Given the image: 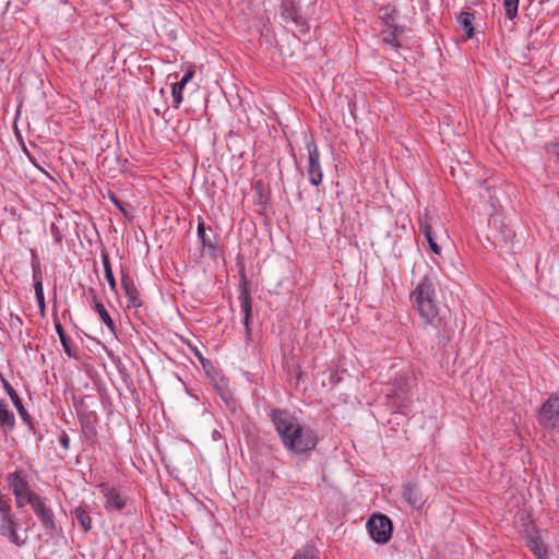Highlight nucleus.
<instances>
[{
	"mask_svg": "<svg viewBox=\"0 0 559 559\" xmlns=\"http://www.w3.org/2000/svg\"><path fill=\"white\" fill-rule=\"evenodd\" d=\"M305 144L308 151V179L312 186L318 187L322 183L323 178L322 168L320 164V153L312 135L305 138Z\"/></svg>",
	"mask_w": 559,
	"mask_h": 559,
	"instance_id": "obj_6",
	"label": "nucleus"
},
{
	"mask_svg": "<svg viewBox=\"0 0 559 559\" xmlns=\"http://www.w3.org/2000/svg\"><path fill=\"white\" fill-rule=\"evenodd\" d=\"M546 150L556 157V162L559 165V142L547 144Z\"/></svg>",
	"mask_w": 559,
	"mask_h": 559,
	"instance_id": "obj_32",
	"label": "nucleus"
},
{
	"mask_svg": "<svg viewBox=\"0 0 559 559\" xmlns=\"http://www.w3.org/2000/svg\"><path fill=\"white\" fill-rule=\"evenodd\" d=\"M198 239L201 241L204 249H207L211 255H216L217 242L216 239H212L205 231V224L203 221H200L197 228Z\"/></svg>",
	"mask_w": 559,
	"mask_h": 559,
	"instance_id": "obj_14",
	"label": "nucleus"
},
{
	"mask_svg": "<svg viewBox=\"0 0 559 559\" xmlns=\"http://www.w3.org/2000/svg\"><path fill=\"white\" fill-rule=\"evenodd\" d=\"M367 530L370 537L378 544H385L392 536L393 524L389 516L376 513L367 522Z\"/></svg>",
	"mask_w": 559,
	"mask_h": 559,
	"instance_id": "obj_5",
	"label": "nucleus"
},
{
	"mask_svg": "<svg viewBox=\"0 0 559 559\" xmlns=\"http://www.w3.org/2000/svg\"><path fill=\"white\" fill-rule=\"evenodd\" d=\"M183 90H185V86H182L178 82L173 85L171 95H173V102H174L175 108H179L180 104L182 103Z\"/></svg>",
	"mask_w": 559,
	"mask_h": 559,
	"instance_id": "obj_29",
	"label": "nucleus"
},
{
	"mask_svg": "<svg viewBox=\"0 0 559 559\" xmlns=\"http://www.w3.org/2000/svg\"><path fill=\"white\" fill-rule=\"evenodd\" d=\"M35 297L38 304V308L41 317L45 316L46 304H45V295H44V286L39 283H34Z\"/></svg>",
	"mask_w": 559,
	"mask_h": 559,
	"instance_id": "obj_26",
	"label": "nucleus"
},
{
	"mask_svg": "<svg viewBox=\"0 0 559 559\" xmlns=\"http://www.w3.org/2000/svg\"><path fill=\"white\" fill-rule=\"evenodd\" d=\"M8 483L14 496H19L21 495L22 490L29 488L27 481L24 479L21 472H14L9 474Z\"/></svg>",
	"mask_w": 559,
	"mask_h": 559,
	"instance_id": "obj_18",
	"label": "nucleus"
},
{
	"mask_svg": "<svg viewBox=\"0 0 559 559\" xmlns=\"http://www.w3.org/2000/svg\"><path fill=\"white\" fill-rule=\"evenodd\" d=\"M109 200L121 211L122 213H126L124 204L122 201L119 200V198L114 192H108Z\"/></svg>",
	"mask_w": 559,
	"mask_h": 559,
	"instance_id": "obj_33",
	"label": "nucleus"
},
{
	"mask_svg": "<svg viewBox=\"0 0 559 559\" xmlns=\"http://www.w3.org/2000/svg\"><path fill=\"white\" fill-rule=\"evenodd\" d=\"M102 262H103V266H104L105 278L108 282L111 290L116 292L117 283H116V280H115V276H114V273L111 270V264H110L108 254H106L104 252L102 253Z\"/></svg>",
	"mask_w": 559,
	"mask_h": 559,
	"instance_id": "obj_24",
	"label": "nucleus"
},
{
	"mask_svg": "<svg viewBox=\"0 0 559 559\" xmlns=\"http://www.w3.org/2000/svg\"><path fill=\"white\" fill-rule=\"evenodd\" d=\"M0 427L3 430H13L15 427L14 414L8 408L4 401H0Z\"/></svg>",
	"mask_w": 559,
	"mask_h": 559,
	"instance_id": "obj_17",
	"label": "nucleus"
},
{
	"mask_svg": "<svg viewBox=\"0 0 559 559\" xmlns=\"http://www.w3.org/2000/svg\"><path fill=\"white\" fill-rule=\"evenodd\" d=\"M404 500L412 507L420 508L423 498L415 484L408 483L403 490Z\"/></svg>",
	"mask_w": 559,
	"mask_h": 559,
	"instance_id": "obj_16",
	"label": "nucleus"
},
{
	"mask_svg": "<svg viewBox=\"0 0 559 559\" xmlns=\"http://www.w3.org/2000/svg\"><path fill=\"white\" fill-rule=\"evenodd\" d=\"M193 75H194V70L192 68H190L186 71V73L183 74V76L181 78V80L178 83L181 84L182 86H186L188 84V82H190V80L193 78Z\"/></svg>",
	"mask_w": 559,
	"mask_h": 559,
	"instance_id": "obj_35",
	"label": "nucleus"
},
{
	"mask_svg": "<svg viewBox=\"0 0 559 559\" xmlns=\"http://www.w3.org/2000/svg\"><path fill=\"white\" fill-rule=\"evenodd\" d=\"M319 438L317 432L309 426L299 425L287 440L283 443V447L295 454H306L316 449Z\"/></svg>",
	"mask_w": 559,
	"mask_h": 559,
	"instance_id": "obj_2",
	"label": "nucleus"
},
{
	"mask_svg": "<svg viewBox=\"0 0 559 559\" xmlns=\"http://www.w3.org/2000/svg\"><path fill=\"white\" fill-rule=\"evenodd\" d=\"M528 547L537 559L547 556L546 545L539 537H530Z\"/></svg>",
	"mask_w": 559,
	"mask_h": 559,
	"instance_id": "obj_23",
	"label": "nucleus"
},
{
	"mask_svg": "<svg viewBox=\"0 0 559 559\" xmlns=\"http://www.w3.org/2000/svg\"><path fill=\"white\" fill-rule=\"evenodd\" d=\"M539 425L549 430L559 428V396L551 394L542 405L537 414Z\"/></svg>",
	"mask_w": 559,
	"mask_h": 559,
	"instance_id": "obj_7",
	"label": "nucleus"
},
{
	"mask_svg": "<svg viewBox=\"0 0 559 559\" xmlns=\"http://www.w3.org/2000/svg\"><path fill=\"white\" fill-rule=\"evenodd\" d=\"M428 245H429V248L431 249V251L433 253H440V247L438 246V243L435 241L433 237L429 238V239H426Z\"/></svg>",
	"mask_w": 559,
	"mask_h": 559,
	"instance_id": "obj_37",
	"label": "nucleus"
},
{
	"mask_svg": "<svg viewBox=\"0 0 559 559\" xmlns=\"http://www.w3.org/2000/svg\"><path fill=\"white\" fill-rule=\"evenodd\" d=\"M474 14L471 12H461L457 22L461 27L465 31L466 38H472L474 35V26H473Z\"/></svg>",
	"mask_w": 559,
	"mask_h": 559,
	"instance_id": "obj_21",
	"label": "nucleus"
},
{
	"mask_svg": "<svg viewBox=\"0 0 559 559\" xmlns=\"http://www.w3.org/2000/svg\"><path fill=\"white\" fill-rule=\"evenodd\" d=\"M32 277L34 283L43 284V273H41V266L40 262L33 251V259H32Z\"/></svg>",
	"mask_w": 559,
	"mask_h": 559,
	"instance_id": "obj_27",
	"label": "nucleus"
},
{
	"mask_svg": "<svg viewBox=\"0 0 559 559\" xmlns=\"http://www.w3.org/2000/svg\"><path fill=\"white\" fill-rule=\"evenodd\" d=\"M2 383H3V388H4L5 392L10 396V399H11L14 407L16 408L20 417L22 418V420L29 427V429H34L32 418H31L29 414L27 413V411L25 409L23 402H22L21 397L19 396V394L16 393V391L14 390V388L5 379H2Z\"/></svg>",
	"mask_w": 559,
	"mask_h": 559,
	"instance_id": "obj_11",
	"label": "nucleus"
},
{
	"mask_svg": "<svg viewBox=\"0 0 559 559\" xmlns=\"http://www.w3.org/2000/svg\"><path fill=\"white\" fill-rule=\"evenodd\" d=\"M121 286L128 299V308H139L142 305L140 293L128 273L121 271Z\"/></svg>",
	"mask_w": 559,
	"mask_h": 559,
	"instance_id": "obj_9",
	"label": "nucleus"
},
{
	"mask_svg": "<svg viewBox=\"0 0 559 559\" xmlns=\"http://www.w3.org/2000/svg\"><path fill=\"white\" fill-rule=\"evenodd\" d=\"M419 231L425 236L426 239L433 237L432 227L426 217L419 218Z\"/></svg>",
	"mask_w": 559,
	"mask_h": 559,
	"instance_id": "obj_30",
	"label": "nucleus"
},
{
	"mask_svg": "<svg viewBox=\"0 0 559 559\" xmlns=\"http://www.w3.org/2000/svg\"><path fill=\"white\" fill-rule=\"evenodd\" d=\"M514 237V231L501 222L500 230L496 235L497 241L501 242L500 247L510 249V243Z\"/></svg>",
	"mask_w": 559,
	"mask_h": 559,
	"instance_id": "obj_22",
	"label": "nucleus"
},
{
	"mask_svg": "<svg viewBox=\"0 0 559 559\" xmlns=\"http://www.w3.org/2000/svg\"><path fill=\"white\" fill-rule=\"evenodd\" d=\"M90 292L93 294V309L95 312L98 313L100 320L104 322V324L112 332L116 333V324L114 320L111 319L109 312L106 310L103 302L97 300V296L95 294V290L93 288L90 289Z\"/></svg>",
	"mask_w": 559,
	"mask_h": 559,
	"instance_id": "obj_13",
	"label": "nucleus"
},
{
	"mask_svg": "<svg viewBox=\"0 0 559 559\" xmlns=\"http://www.w3.org/2000/svg\"><path fill=\"white\" fill-rule=\"evenodd\" d=\"M409 298L424 323L430 324L436 330L439 345L445 346L454 333V325L439 313L432 278L428 275L424 276Z\"/></svg>",
	"mask_w": 559,
	"mask_h": 559,
	"instance_id": "obj_1",
	"label": "nucleus"
},
{
	"mask_svg": "<svg viewBox=\"0 0 559 559\" xmlns=\"http://www.w3.org/2000/svg\"><path fill=\"white\" fill-rule=\"evenodd\" d=\"M538 559H548V557L546 556V557H542V558H538Z\"/></svg>",
	"mask_w": 559,
	"mask_h": 559,
	"instance_id": "obj_38",
	"label": "nucleus"
},
{
	"mask_svg": "<svg viewBox=\"0 0 559 559\" xmlns=\"http://www.w3.org/2000/svg\"><path fill=\"white\" fill-rule=\"evenodd\" d=\"M520 0H503L506 16L513 20L518 15Z\"/></svg>",
	"mask_w": 559,
	"mask_h": 559,
	"instance_id": "obj_28",
	"label": "nucleus"
},
{
	"mask_svg": "<svg viewBox=\"0 0 559 559\" xmlns=\"http://www.w3.org/2000/svg\"><path fill=\"white\" fill-rule=\"evenodd\" d=\"M239 299L241 300V310L243 312V328L247 335V342L250 341L251 336V329H250V320H251V313H252V306H251V297L250 294L246 287V285L242 286Z\"/></svg>",
	"mask_w": 559,
	"mask_h": 559,
	"instance_id": "obj_12",
	"label": "nucleus"
},
{
	"mask_svg": "<svg viewBox=\"0 0 559 559\" xmlns=\"http://www.w3.org/2000/svg\"><path fill=\"white\" fill-rule=\"evenodd\" d=\"M32 509L48 536L55 537L62 532V528L57 525L55 513L52 509L46 503L45 498H34L32 500Z\"/></svg>",
	"mask_w": 559,
	"mask_h": 559,
	"instance_id": "obj_4",
	"label": "nucleus"
},
{
	"mask_svg": "<svg viewBox=\"0 0 559 559\" xmlns=\"http://www.w3.org/2000/svg\"><path fill=\"white\" fill-rule=\"evenodd\" d=\"M100 491L106 498L105 508L107 510L120 511L126 506L124 497L114 487L100 485Z\"/></svg>",
	"mask_w": 559,
	"mask_h": 559,
	"instance_id": "obj_10",
	"label": "nucleus"
},
{
	"mask_svg": "<svg viewBox=\"0 0 559 559\" xmlns=\"http://www.w3.org/2000/svg\"><path fill=\"white\" fill-rule=\"evenodd\" d=\"M73 515L84 532H88L92 528V519L85 508L76 507L73 510Z\"/></svg>",
	"mask_w": 559,
	"mask_h": 559,
	"instance_id": "obj_20",
	"label": "nucleus"
},
{
	"mask_svg": "<svg viewBox=\"0 0 559 559\" xmlns=\"http://www.w3.org/2000/svg\"><path fill=\"white\" fill-rule=\"evenodd\" d=\"M59 443L61 444V447L68 451L69 448H70V438L69 436L67 435L66 431H62L59 436Z\"/></svg>",
	"mask_w": 559,
	"mask_h": 559,
	"instance_id": "obj_34",
	"label": "nucleus"
},
{
	"mask_svg": "<svg viewBox=\"0 0 559 559\" xmlns=\"http://www.w3.org/2000/svg\"><path fill=\"white\" fill-rule=\"evenodd\" d=\"M269 417L276 430L282 444L299 425L297 417L286 408H271Z\"/></svg>",
	"mask_w": 559,
	"mask_h": 559,
	"instance_id": "obj_3",
	"label": "nucleus"
},
{
	"mask_svg": "<svg viewBox=\"0 0 559 559\" xmlns=\"http://www.w3.org/2000/svg\"><path fill=\"white\" fill-rule=\"evenodd\" d=\"M55 329H56V332H57V334H58V336L60 338V342H61V345L63 347L64 353L70 358H76L78 357L76 353L70 346V338L66 334V331H64L62 324L60 322H58L57 320H55Z\"/></svg>",
	"mask_w": 559,
	"mask_h": 559,
	"instance_id": "obj_19",
	"label": "nucleus"
},
{
	"mask_svg": "<svg viewBox=\"0 0 559 559\" xmlns=\"http://www.w3.org/2000/svg\"><path fill=\"white\" fill-rule=\"evenodd\" d=\"M401 33H403L402 27H399L396 25L386 24L385 27L381 32L382 40L385 44L391 45L395 50H397L399 48H401V44L397 40V37Z\"/></svg>",
	"mask_w": 559,
	"mask_h": 559,
	"instance_id": "obj_15",
	"label": "nucleus"
},
{
	"mask_svg": "<svg viewBox=\"0 0 559 559\" xmlns=\"http://www.w3.org/2000/svg\"><path fill=\"white\" fill-rule=\"evenodd\" d=\"M280 14L285 22H293L296 26L300 27L301 32H308L307 20L302 16L300 8L294 0H282Z\"/></svg>",
	"mask_w": 559,
	"mask_h": 559,
	"instance_id": "obj_8",
	"label": "nucleus"
},
{
	"mask_svg": "<svg viewBox=\"0 0 559 559\" xmlns=\"http://www.w3.org/2000/svg\"><path fill=\"white\" fill-rule=\"evenodd\" d=\"M17 508H23L25 504H29L32 507V500L39 499L40 496L36 492L32 491L29 488L22 490L21 495L14 496Z\"/></svg>",
	"mask_w": 559,
	"mask_h": 559,
	"instance_id": "obj_25",
	"label": "nucleus"
},
{
	"mask_svg": "<svg viewBox=\"0 0 559 559\" xmlns=\"http://www.w3.org/2000/svg\"><path fill=\"white\" fill-rule=\"evenodd\" d=\"M50 231L55 238V241L60 243L62 241V235L55 223L50 225Z\"/></svg>",
	"mask_w": 559,
	"mask_h": 559,
	"instance_id": "obj_36",
	"label": "nucleus"
},
{
	"mask_svg": "<svg viewBox=\"0 0 559 559\" xmlns=\"http://www.w3.org/2000/svg\"><path fill=\"white\" fill-rule=\"evenodd\" d=\"M316 550L313 547L306 546L299 550L293 559H314Z\"/></svg>",
	"mask_w": 559,
	"mask_h": 559,
	"instance_id": "obj_31",
	"label": "nucleus"
}]
</instances>
